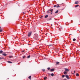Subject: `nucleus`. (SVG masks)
<instances>
[{
	"mask_svg": "<svg viewBox=\"0 0 80 80\" xmlns=\"http://www.w3.org/2000/svg\"><path fill=\"white\" fill-rule=\"evenodd\" d=\"M34 38H35L36 40H37V38H38V34H35L34 35Z\"/></svg>",
	"mask_w": 80,
	"mask_h": 80,
	"instance_id": "f257e3e1",
	"label": "nucleus"
},
{
	"mask_svg": "<svg viewBox=\"0 0 80 80\" xmlns=\"http://www.w3.org/2000/svg\"><path fill=\"white\" fill-rule=\"evenodd\" d=\"M60 7V4H57L56 5H55L54 6V7H56V8H59V7Z\"/></svg>",
	"mask_w": 80,
	"mask_h": 80,
	"instance_id": "f03ea898",
	"label": "nucleus"
},
{
	"mask_svg": "<svg viewBox=\"0 0 80 80\" xmlns=\"http://www.w3.org/2000/svg\"><path fill=\"white\" fill-rule=\"evenodd\" d=\"M32 35V32H28V36L30 37Z\"/></svg>",
	"mask_w": 80,
	"mask_h": 80,
	"instance_id": "7ed1b4c3",
	"label": "nucleus"
},
{
	"mask_svg": "<svg viewBox=\"0 0 80 80\" xmlns=\"http://www.w3.org/2000/svg\"><path fill=\"white\" fill-rule=\"evenodd\" d=\"M65 70V71H66V72H69V69L67 68H64Z\"/></svg>",
	"mask_w": 80,
	"mask_h": 80,
	"instance_id": "20e7f679",
	"label": "nucleus"
},
{
	"mask_svg": "<svg viewBox=\"0 0 80 80\" xmlns=\"http://www.w3.org/2000/svg\"><path fill=\"white\" fill-rule=\"evenodd\" d=\"M65 77H66V78H67V79H68V80L69 79V77H68V75H66L65 76Z\"/></svg>",
	"mask_w": 80,
	"mask_h": 80,
	"instance_id": "39448f33",
	"label": "nucleus"
},
{
	"mask_svg": "<svg viewBox=\"0 0 80 80\" xmlns=\"http://www.w3.org/2000/svg\"><path fill=\"white\" fill-rule=\"evenodd\" d=\"M55 70V69L53 68H52L50 70V72H53Z\"/></svg>",
	"mask_w": 80,
	"mask_h": 80,
	"instance_id": "423d86ee",
	"label": "nucleus"
},
{
	"mask_svg": "<svg viewBox=\"0 0 80 80\" xmlns=\"http://www.w3.org/2000/svg\"><path fill=\"white\" fill-rule=\"evenodd\" d=\"M49 11H50V12H52L53 11V9H52V10L49 9Z\"/></svg>",
	"mask_w": 80,
	"mask_h": 80,
	"instance_id": "0eeeda50",
	"label": "nucleus"
},
{
	"mask_svg": "<svg viewBox=\"0 0 80 80\" xmlns=\"http://www.w3.org/2000/svg\"><path fill=\"white\" fill-rule=\"evenodd\" d=\"M79 3V2L78 1L75 2V4H78Z\"/></svg>",
	"mask_w": 80,
	"mask_h": 80,
	"instance_id": "6e6552de",
	"label": "nucleus"
},
{
	"mask_svg": "<svg viewBox=\"0 0 80 80\" xmlns=\"http://www.w3.org/2000/svg\"><path fill=\"white\" fill-rule=\"evenodd\" d=\"M2 55L3 56H7V54H5V53H2Z\"/></svg>",
	"mask_w": 80,
	"mask_h": 80,
	"instance_id": "1a4fd4ad",
	"label": "nucleus"
},
{
	"mask_svg": "<svg viewBox=\"0 0 80 80\" xmlns=\"http://www.w3.org/2000/svg\"><path fill=\"white\" fill-rule=\"evenodd\" d=\"M13 56H10L9 57V58H13Z\"/></svg>",
	"mask_w": 80,
	"mask_h": 80,
	"instance_id": "9d476101",
	"label": "nucleus"
},
{
	"mask_svg": "<svg viewBox=\"0 0 80 80\" xmlns=\"http://www.w3.org/2000/svg\"><path fill=\"white\" fill-rule=\"evenodd\" d=\"M8 63H12V62L11 61H7Z\"/></svg>",
	"mask_w": 80,
	"mask_h": 80,
	"instance_id": "9b49d317",
	"label": "nucleus"
},
{
	"mask_svg": "<svg viewBox=\"0 0 80 80\" xmlns=\"http://www.w3.org/2000/svg\"><path fill=\"white\" fill-rule=\"evenodd\" d=\"M63 73H64V74L66 75L67 73V72L66 71H64L63 72Z\"/></svg>",
	"mask_w": 80,
	"mask_h": 80,
	"instance_id": "f8f14e48",
	"label": "nucleus"
},
{
	"mask_svg": "<svg viewBox=\"0 0 80 80\" xmlns=\"http://www.w3.org/2000/svg\"><path fill=\"white\" fill-rule=\"evenodd\" d=\"M3 53V51L1 50L0 51V54H2Z\"/></svg>",
	"mask_w": 80,
	"mask_h": 80,
	"instance_id": "ddd939ff",
	"label": "nucleus"
},
{
	"mask_svg": "<svg viewBox=\"0 0 80 80\" xmlns=\"http://www.w3.org/2000/svg\"><path fill=\"white\" fill-rule=\"evenodd\" d=\"M47 77L45 76L44 77V80H46V79H47Z\"/></svg>",
	"mask_w": 80,
	"mask_h": 80,
	"instance_id": "4468645a",
	"label": "nucleus"
},
{
	"mask_svg": "<svg viewBox=\"0 0 80 80\" xmlns=\"http://www.w3.org/2000/svg\"><path fill=\"white\" fill-rule=\"evenodd\" d=\"M30 58V55H29L27 57V58Z\"/></svg>",
	"mask_w": 80,
	"mask_h": 80,
	"instance_id": "2eb2a0df",
	"label": "nucleus"
},
{
	"mask_svg": "<svg viewBox=\"0 0 80 80\" xmlns=\"http://www.w3.org/2000/svg\"><path fill=\"white\" fill-rule=\"evenodd\" d=\"M76 75L77 76V77H78V76H79V75L78 74V73H76Z\"/></svg>",
	"mask_w": 80,
	"mask_h": 80,
	"instance_id": "dca6fc26",
	"label": "nucleus"
},
{
	"mask_svg": "<svg viewBox=\"0 0 80 80\" xmlns=\"http://www.w3.org/2000/svg\"><path fill=\"white\" fill-rule=\"evenodd\" d=\"M78 6H79V5H76V6H75V7L76 8V7H78Z\"/></svg>",
	"mask_w": 80,
	"mask_h": 80,
	"instance_id": "f3484780",
	"label": "nucleus"
},
{
	"mask_svg": "<svg viewBox=\"0 0 80 80\" xmlns=\"http://www.w3.org/2000/svg\"><path fill=\"white\" fill-rule=\"evenodd\" d=\"M58 12V10H57L55 12V13H57Z\"/></svg>",
	"mask_w": 80,
	"mask_h": 80,
	"instance_id": "a211bd4d",
	"label": "nucleus"
},
{
	"mask_svg": "<svg viewBox=\"0 0 80 80\" xmlns=\"http://www.w3.org/2000/svg\"><path fill=\"white\" fill-rule=\"evenodd\" d=\"M48 17V15H46L44 17V18H47V17Z\"/></svg>",
	"mask_w": 80,
	"mask_h": 80,
	"instance_id": "6ab92c4d",
	"label": "nucleus"
},
{
	"mask_svg": "<svg viewBox=\"0 0 80 80\" xmlns=\"http://www.w3.org/2000/svg\"><path fill=\"white\" fill-rule=\"evenodd\" d=\"M3 31V29H1L0 30V32H2Z\"/></svg>",
	"mask_w": 80,
	"mask_h": 80,
	"instance_id": "aec40b11",
	"label": "nucleus"
},
{
	"mask_svg": "<svg viewBox=\"0 0 80 80\" xmlns=\"http://www.w3.org/2000/svg\"><path fill=\"white\" fill-rule=\"evenodd\" d=\"M51 76H54V74H53V73H52L51 74Z\"/></svg>",
	"mask_w": 80,
	"mask_h": 80,
	"instance_id": "412c9836",
	"label": "nucleus"
},
{
	"mask_svg": "<svg viewBox=\"0 0 80 80\" xmlns=\"http://www.w3.org/2000/svg\"><path fill=\"white\" fill-rule=\"evenodd\" d=\"M28 78L29 79H30V80L31 79V76H29V77H28Z\"/></svg>",
	"mask_w": 80,
	"mask_h": 80,
	"instance_id": "4be33fe9",
	"label": "nucleus"
},
{
	"mask_svg": "<svg viewBox=\"0 0 80 80\" xmlns=\"http://www.w3.org/2000/svg\"><path fill=\"white\" fill-rule=\"evenodd\" d=\"M62 78H64V77H65V75H63L62 77Z\"/></svg>",
	"mask_w": 80,
	"mask_h": 80,
	"instance_id": "5701e85b",
	"label": "nucleus"
},
{
	"mask_svg": "<svg viewBox=\"0 0 80 80\" xmlns=\"http://www.w3.org/2000/svg\"><path fill=\"white\" fill-rule=\"evenodd\" d=\"M73 41L75 42V41L76 40V39H75V38H74V39H73Z\"/></svg>",
	"mask_w": 80,
	"mask_h": 80,
	"instance_id": "b1692460",
	"label": "nucleus"
},
{
	"mask_svg": "<svg viewBox=\"0 0 80 80\" xmlns=\"http://www.w3.org/2000/svg\"><path fill=\"white\" fill-rule=\"evenodd\" d=\"M49 47H51V46H53V45H52V44H49Z\"/></svg>",
	"mask_w": 80,
	"mask_h": 80,
	"instance_id": "393cba45",
	"label": "nucleus"
},
{
	"mask_svg": "<svg viewBox=\"0 0 80 80\" xmlns=\"http://www.w3.org/2000/svg\"><path fill=\"white\" fill-rule=\"evenodd\" d=\"M56 63L57 64H59V63H60V62H57Z\"/></svg>",
	"mask_w": 80,
	"mask_h": 80,
	"instance_id": "a878e982",
	"label": "nucleus"
},
{
	"mask_svg": "<svg viewBox=\"0 0 80 80\" xmlns=\"http://www.w3.org/2000/svg\"><path fill=\"white\" fill-rule=\"evenodd\" d=\"M3 58L0 57V60H2V59H3Z\"/></svg>",
	"mask_w": 80,
	"mask_h": 80,
	"instance_id": "bb28decb",
	"label": "nucleus"
},
{
	"mask_svg": "<svg viewBox=\"0 0 80 80\" xmlns=\"http://www.w3.org/2000/svg\"><path fill=\"white\" fill-rule=\"evenodd\" d=\"M47 12H48V13H49L50 12H49V10H48L47 11Z\"/></svg>",
	"mask_w": 80,
	"mask_h": 80,
	"instance_id": "cd10ccee",
	"label": "nucleus"
},
{
	"mask_svg": "<svg viewBox=\"0 0 80 80\" xmlns=\"http://www.w3.org/2000/svg\"><path fill=\"white\" fill-rule=\"evenodd\" d=\"M50 68H48V70H50Z\"/></svg>",
	"mask_w": 80,
	"mask_h": 80,
	"instance_id": "c85d7f7f",
	"label": "nucleus"
},
{
	"mask_svg": "<svg viewBox=\"0 0 80 80\" xmlns=\"http://www.w3.org/2000/svg\"><path fill=\"white\" fill-rule=\"evenodd\" d=\"M52 20V18H49V19H48V20Z\"/></svg>",
	"mask_w": 80,
	"mask_h": 80,
	"instance_id": "c756f323",
	"label": "nucleus"
},
{
	"mask_svg": "<svg viewBox=\"0 0 80 80\" xmlns=\"http://www.w3.org/2000/svg\"><path fill=\"white\" fill-rule=\"evenodd\" d=\"M25 52V50H24L23 51H22V52Z\"/></svg>",
	"mask_w": 80,
	"mask_h": 80,
	"instance_id": "7c9ffc66",
	"label": "nucleus"
},
{
	"mask_svg": "<svg viewBox=\"0 0 80 80\" xmlns=\"http://www.w3.org/2000/svg\"><path fill=\"white\" fill-rule=\"evenodd\" d=\"M42 70L43 72H45V69H42Z\"/></svg>",
	"mask_w": 80,
	"mask_h": 80,
	"instance_id": "2f4dec72",
	"label": "nucleus"
},
{
	"mask_svg": "<svg viewBox=\"0 0 80 80\" xmlns=\"http://www.w3.org/2000/svg\"><path fill=\"white\" fill-rule=\"evenodd\" d=\"M22 58H25V56H24Z\"/></svg>",
	"mask_w": 80,
	"mask_h": 80,
	"instance_id": "473e14b6",
	"label": "nucleus"
},
{
	"mask_svg": "<svg viewBox=\"0 0 80 80\" xmlns=\"http://www.w3.org/2000/svg\"><path fill=\"white\" fill-rule=\"evenodd\" d=\"M63 80H67V79H64Z\"/></svg>",
	"mask_w": 80,
	"mask_h": 80,
	"instance_id": "72a5a7b5",
	"label": "nucleus"
},
{
	"mask_svg": "<svg viewBox=\"0 0 80 80\" xmlns=\"http://www.w3.org/2000/svg\"><path fill=\"white\" fill-rule=\"evenodd\" d=\"M43 17V16H41L40 18H42V17Z\"/></svg>",
	"mask_w": 80,
	"mask_h": 80,
	"instance_id": "f704fd0d",
	"label": "nucleus"
},
{
	"mask_svg": "<svg viewBox=\"0 0 80 80\" xmlns=\"http://www.w3.org/2000/svg\"><path fill=\"white\" fill-rule=\"evenodd\" d=\"M52 12L51 13V15H52Z\"/></svg>",
	"mask_w": 80,
	"mask_h": 80,
	"instance_id": "c9c22d12",
	"label": "nucleus"
},
{
	"mask_svg": "<svg viewBox=\"0 0 80 80\" xmlns=\"http://www.w3.org/2000/svg\"><path fill=\"white\" fill-rule=\"evenodd\" d=\"M23 13L24 14H25V12H23Z\"/></svg>",
	"mask_w": 80,
	"mask_h": 80,
	"instance_id": "e433bc0d",
	"label": "nucleus"
},
{
	"mask_svg": "<svg viewBox=\"0 0 80 80\" xmlns=\"http://www.w3.org/2000/svg\"><path fill=\"white\" fill-rule=\"evenodd\" d=\"M70 35H72V34H70Z\"/></svg>",
	"mask_w": 80,
	"mask_h": 80,
	"instance_id": "4c0bfd02",
	"label": "nucleus"
},
{
	"mask_svg": "<svg viewBox=\"0 0 80 80\" xmlns=\"http://www.w3.org/2000/svg\"><path fill=\"white\" fill-rule=\"evenodd\" d=\"M74 73H75V71H74Z\"/></svg>",
	"mask_w": 80,
	"mask_h": 80,
	"instance_id": "58836bf2",
	"label": "nucleus"
},
{
	"mask_svg": "<svg viewBox=\"0 0 80 80\" xmlns=\"http://www.w3.org/2000/svg\"><path fill=\"white\" fill-rule=\"evenodd\" d=\"M0 28H1V27H0Z\"/></svg>",
	"mask_w": 80,
	"mask_h": 80,
	"instance_id": "ea45409f",
	"label": "nucleus"
},
{
	"mask_svg": "<svg viewBox=\"0 0 80 80\" xmlns=\"http://www.w3.org/2000/svg\"><path fill=\"white\" fill-rule=\"evenodd\" d=\"M49 75H50V74H49Z\"/></svg>",
	"mask_w": 80,
	"mask_h": 80,
	"instance_id": "a19ab883",
	"label": "nucleus"
},
{
	"mask_svg": "<svg viewBox=\"0 0 80 80\" xmlns=\"http://www.w3.org/2000/svg\"><path fill=\"white\" fill-rule=\"evenodd\" d=\"M29 45H31V44H30Z\"/></svg>",
	"mask_w": 80,
	"mask_h": 80,
	"instance_id": "79ce46f5",
	"label": "nucleus"
},
{
	"mask_svg": "<svg viewBox=\"0 0 80 80\" xmlns=\"http://www.w3.org/2000/svg\"><path fill=\"white\" fill-rule=\"evenodd\" d=\"M27 52V51H26V52Z\"/></svg>",
	"mask_w": 80,
	"mask_h": 80,
	"instance_id": "37998d69",
	"label": "nucleus"
}]
</instances>
